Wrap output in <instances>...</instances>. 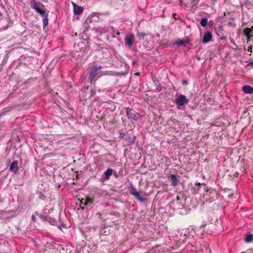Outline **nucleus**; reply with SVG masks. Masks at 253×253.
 <instances>
[{
  "label": "nucleus",
  "mask_w": 253,
  "mask_h": 253,
  "mask_svg": "<svg viewBox=\"0 0 253 253\" xmlns=\"http://www.w3.org/2000/svg\"><path fill=\"white\" fill-rule=\"evenodd\" d=\"M30 5L31 8L43 17L42 19L43 27L47 26L48 23L49 11L46 9L45 6L39 1H36V0H31Z\"/></svg>",
  "instance_id": "f257e3e1"
},
{
  "label": "nucleus",
  "mask_w": 253,
  "mask_h": 253,
  "mask_svg": "<svg viewBox=\"0 0 253 253\" xmlns=\"http://www.w3.org/2000/svg\"><path fill=\"white\" fill-rule=\"evenodd\" d=\"M102 68L101 66L98 65H93L89 68L87 73L88 83L94 84L99 78L106 75L105 73L101 71Z\"/></svg>",
  "instance_id": "f03ea898"
},
{
  "label": "nucleus",
  "mask_w": 253,
  "mask_h": 253,
  "mask_svg": "<svg viewBox=\"0 0 253 253\" xmlns=\"http://www.w3.org/2000/svg\"><path fill=\"white\" fill-rule=\"evenodd\" d=\"M128 190L129 194L134 196L135 199L139 202H144L147 201V199L142 197L140 195V193L137 192L136 189L132 185L128 187Z\"/></svg>",
  "instance_id": "7ed1b4c3"
},
{
  "label": "nucleus",
  "mask_w": 253,
  "mask_h": 253,
  "mask_svg": "<svg viewBox=\"0 0 253 253\" xmlns=\"http://www.w3.org/2000/svg\"><path fill=\"white\" fill-rule=\"evenodd\" d=\"M126 114L127 118L130 120L137 121L140 118V115L135 110L131 108H126Z\"/></svg>",
  "instance_id": "20e7f679"
},
{
  "label": "nucleus",
  "mask_w": 253,
  "mask_h": 253,
  "mask_svg": "<svg viewBox=\"0 0 253 253\" xmlns=\"http://www.w3.org/2000/svg\"><path fill=\"white\" fill-rule=\"evenodd\" d=\"M175 103L178 106H183L187 104L189 100L184 95L180 94L175 98Z\"/></svg>",
  "instance_id": "39448f33"
},
{
  "label": "nucleus",
  "mask_w": 253,
  "mask_h": 253,
  "mask_svg": "<svg viewBox=\"0 0 253 253\" xmlns=\"http://www.w3.org/2000/svg\"><path fill=\"white\" fill-rule=\"evenodd\" d=\"M134 41L135 37L133 34H130L126 36L125 38V44L129 47H131L132 46V44L134 42Z\"/></svg>",
  "instance_id": "423d86ee"
},
{
  "label": "nucleus",
  "mask_w": 253,
  "mask_h": 253,
  "mask_svg": "<svg viewBox=\"0 0 253 253\" xmlns=\"http://www.w3.org/2000/svg\"><path fill=\"white\" fill-rule=\"evenodd\" d=\"M9 170L13 172L14 174L17 173L19 170L18 162L17 161H14L11 163Z\"/></svg>",
  "instance_id": "0eeeda50"
},
{
  "label": "nucleus",
  "mask_w": 253,
  "mask_h": 253,
  "mask_svg": "<svg viewBox=\"0 0 253 253\" xmlns=\"http://www.w3.org/2000/svg\"><path fill=\"white\" fill-rule=\"evenodd\" d=\"M212 35L211 33L210 32H207L203 38L202 42L204 43H207L211 41L212 40Z\"/></svg>",
  "instance_id": "6e6552de"
},
{
  "label": "nucleus",
  "mask_w": 253,
  "mask_h": 253,
  "mask_svg": "<svg viewBox=\"0 0 253 253\" xmlns=\"http://www.w3.org/2000/svg\"><path fill=\"white\" fill-rule=\"evenodd\" d=\"M74 6V12L76 15H79L81 14L83 12V8L80 6L77 5L76 3L73 2Z\"/></svg>",
  "instance_id": "1a4fd4ad"
},
{
  "label": "nucleus",
  "mask_w": 253,
  "mask_h": 253,
  "mask_svg": "<svg viewBox=\"0 0 253 253\" xmlns=\"http://www.w3.org/2000/svg\"><path fill=\"white\" fill-rule=\"evenodd\" d=\"M242 90L246 94L253 93V87L250 85H245L242 87Z\"/></svg>",
  "instance_id": "9d476101"
},
{
  "label": "nucleus",
  "mask_w": 253,
  "mask_h": 253,
  "mask_svg": "<svg viewBox=\"0 0 253 253\" xmlns=\"http://www.w3.org/2000/svg\"><path fill=\"white\" fill-rule=\"evenodd\" d=\"M126 140V144L127 145H130L134 143L135 141V137H130V136H126L125 138Z\"/></svg>",
  "instance_id": "9b49d317"
},
{
  "label": "nucleus",
  "mask_w": 253,
  "mask_h": 253,
  "mask_svg": "<svg viewBox=\"0 0 253 253\" xmlns=\"http://www.w3.org/2000/svg\"><path fill=\"white\" fill-rule=\"evenodd\" d=\"M170 178V179L171 180V185L172 186H175L178 183V180H177L176 178V175L174 174H170V175L169 177Z\"/></svg>",
  "instance_id": "f8f14e48"
},
{
  "label": "nucleus",
  "mask_w": 253,
  "mask_h": 253,
  "mask_svg": "<svg viewBox=\"0 0 253 253\" xmlns=\"http://www.w3.org/2000/svg\"><path fill=\"white\" fill-rule=\"evenodd\" d=\"M189 41L187 39H178L176 42H175V44H177L178 46H182V45H186L188 42Z\"/></svg>",
  "instance_id": "ddd939ff"
},
{
  "label": "nucleus",
  "mask_w": 253,
  "mask_h": 253,
  "mask_svg": "<svg viewBox=\"0 0 253 253\" xmlns=\"http://www.w3.org/2000/svg\"><path fill=\"white\" fill-rule=\"evenodd\" d=\"M113 169H108L104 172V175L105 176V179L108 180L110 178V176L112 174Z\"/></svg>",
  "instance_id": "4468645a"
},
{
  "label": "nucleus",
  "mask_w": 253,
  "mask_h": 253,
  "mask_svg": "<svg viewBox=\"0 0 253 253\" xmlns=\"http://www.w3.org/2000/svg\"><path fill=\"white\" fill-rule=\"evenodd\" d=\"M84 199L82 200L83 201ZM93 199L90 198H86L84 200V202L82 201V203L85 206H87L88 205H91L93 203Z\"/></svg>",
  "instance_id": "2eb2a0df"
},
{
  "label": "nucleus",
  "mask_w": 253,
  "mask_h": 253,
  "mask_svg": "<svg viewBox=\"0 0 253 253\" xmlns=\"http://www.w3.org/2000/svg\"><path fill=\"white\" fill-rule=\"evenodd\" d=\"M46 220L47 222H48L51 225L55 226L57 224V221L54 218L51 217H48L46 218Z\"/></svg>",
  "instance_id": "dca6fc26"
},
{
  "label": "nucleus",
  "mask_w": 253,
  "mask_h": 253,
  "mask_svg": "<svg viewBox=\"0 0 253 253\" xmlns=\"http://www.w3.org/2000/svg\"><path fill=\"white\" fill-rule=\"evenodd\" d=\"M252 33V29L250 28H246L243 30V34L246 36H250L251 33Z\"/></svg>",
  "instance_id": "f3484780"
},
{
  "label": "nucleus",
  "mask_w": 253,
  "mask_h": 253,
  "mask_svg": "<svg viewBox=\"0 0 253 253\" xmlns=\"http://www.w3.org/2000/svg\"><path fill=\"white\" fill-rule=\"evenodd\" d=\"M200 23L203 27H206L208 24V19L207 18H202Z\"/></svg>",
  "instance_id": "a211bd4d"
},
{
  "label": "nucleus",
  "mask_w": 253,
  "mask_h": 253,
  "mask_svg": "<svg viewBox=\"0 0 253 253\" xmlns=\"http://www.w3.org/2000/svg\"><path fill=\"white\" fill-rule=\"evenodd\" d=\"M146 35V34L145 33L138 32L137 37L139 40H143Z\"/></svg>",
  "instance_id": "6ab92c4d"
},
{
  "label": "nucleus",
  "mask_w": 253,
  "mask_h": 253,
  "mask_svg": "<svg viewBox=\"0 0 253 253\" xmlns=\"http://www.w3.org/2000/svg\"><path fill=\"white\" fill-rule=\"evenodd\" d=\"M38 215V214L36 212H35V213L32 215V220L34 222H36L37 221L36 215Z\"/></svg>",
  "instance_id": "aec40b11"
},
{
  "label": "nucleus",
  "mask_w": 253,
  "mask_h": 253,
  "mask_svg": "<svg viewBox=\"0 0 253 253\" xmlns=\"http://www.w3.org/2000/svg\"><path fill=\"white\" fill-rule=\"evenodd\" d=\"M199 1L200 0H193L192 1L193 5H196L199 2Z\"/></svg>",
  "instance_id": "412c9836"
},
{
  "label": "nucleus",
  "mask_w": 253,
  "mask_h": 253,
  "mask_svg": "<svg viewBox=\"0 0 253 253\" xmlns=\"http://www.w3.org/2000/svg\"><path fill=\"white\" fill-rule=\"evenodd\" d=\"M182 84L183 85H186L187 84H188V82L186 80H183L182 81Z\"/></svg>",
  "instance_id": "4be33fe9"
},
{
  "label": "nucleus",
  "mask_w": 253,
  "mask_h": 253,
  "mask_svg": "<svg viewBox=\"0 0 253 253\" xmlns=\"http://www.w3.org/2000/svg\"><path fill=\"white\" fill-rule=\"evenodd\" d=\"M248 66H253V60H252V61H250V62L249 63V64H248Z\"/></svg>",
  "instance_id": "5701e85b"
},
{
  "label": "nucleus",
  "mask_w": 253,
  "mask_h": 253,
  "mask_svg": "<svg viewBox=\"0 0 253 253\" xmlns=\"http://www.w3.org/2000/svg\"><path fill=\"white\" fill-rule=\"evenodd\" d=\"M247 37V41H249L250 40V37H251V35L250 36H246Z\"/></svg>",
  "instance_id": "b1692460"
},
{
  "label": "nucleus",
  "mask_w": 253,
  "mask_h": 253,
  "mask_svg": "<svg viewBox=\"0 0 253 253\" xmlns=\"http://www.w3.org/2000/svg\"><path fill=\"white\" fill-rule=\"evenodd\" d=\"M125 135L124 134H122V133L121 134V137L123 138L124 139H125Z\"/></svg>",
  "instance_id": "393cba45"
},
{
  "label": "nucleus",
  "mask_w": 253,
  "mask_h": 253,
  "mask_svg": "<svg viewBox=\"0 0 253 253\" xmlns=\"http://www.w3.org/2000/svg\"><path fill=\"white\" fill-rule=\"evenodd\" d=\"M125 135L124 134H122V133L121 134V137L123 138L124 139H125Z\"/></svg>",
  "instance_id": "a878e982"
},
{
  "label": "nucleus",
  "mask_w": 253,
  "mask_h": 253,
  "mask_svg": "<svg viewBox=\"0 0 253 253\" xmlns=\"http://www.w3.org/2000/svg\"><path fill=\"white\" fill-rule=\"evenodd\" d=\"M8 27V26L6 25V26H4L2 27V28H3V29H7Z\"/></svg>",
  "instance_id": "bb28decb"
},
{
  "label": "nucleus",
  "mask_w": 253,
  "mask_h": 253,
  "mask_svg": "<svg viewBox=\"0 0 253 253\" xmlns=\"http://www.w3.org/2000/svg\"><path fill=\"white\" fill-rule=\"evenodd\" d=\"M196 184L199 186L198 188H199L201 185L200 183H196Z\"/></svg>",
  "instance_id": "cd10ccee"
},
{
  "label": "nucleus",
  "mask_w": 253,
  "mask_h": 253,
  "mask_svg": "<svg viewBox=\"0 0 253 253\" xmlns=\"http://www.w3.org/2000/svg\"><path fill=\"white\" fill-rule=\"evenodd\" d=\"M176 200H177V201L179 200H180V197H179V196H177V197H176Z\"/></svg>",
  "instance_id": "c85d7f7f"
},
{
  "label": "nucleus",
  "mask_w": 253,
  "mask_h": 253,
  "mask_svg": "<svg viewBox=\"0 0 253 253\" xmlns=\"http://www.w3.org/2000/svg\"><path fill=\"white\" fill-rule=\"evenodd\" d=\"M205 226V225H203L200 226V228H203Z\"/></svg>",
  "instance_id": "c756f323"
},
{
  "label": "nucleus",
  "mask_w": 253,
  "mask_h": 253,
  "mask_svg": "<svg viewBox=\"0 0 253 253\" xmlns=\"http://www.w3.org/2000/svg\"><path fill=\"white\" fill-rule=\"evenodd\" d=\"M157 90L158 91L160 92L161 91V89L158 88V87H157Z\"/></svg>",
  "instance_id": "7c9ffc66"
},
{
  "label": "nucleus",
  "mask_w": 253,
  "mask_h": 253,
  "mask_svg": "<svg viewBox=\"0 0 253 253\" xmlns=\"http://www.w3.org/2000/svg\"><path fill=\"white\" fill-rule=\"evenodd\" d=\"M117 34L119 35L120 34L119 32H117Z\"/></svg>",
  "instance_id": "2f4dec72"
},
{
  "label": "nucleus",
  "mask_w": 253,
  "mask_h": 253,
  "mask_svg": "<svg viewBox=\"0 0 253 253\" xmlns=\"http://www.w3.org/2000/svg\"><path fill=\"white\" fill-rule=\"evenodd\" d=\"M40 194L42 196H43V195L42 194V192H40Z\"/></svg>",
  "instance_id": "473e14b6"
},
{
  "label": "nucleus",
  "mask_w": 253,
  "mask_h": 253,
  "mask_svg": "<svg viewBox=\"0 0 253 253\" xmlns=\"http://www.w3.org/2000/svg\"><path fill=\"white\" fill-rule=\"evenodd\" d=\"M252 31L253 30V26H252L251 28Z\"/></svg>",
  "instance_id": "72a5a7b5"
},
{
  "label": "nucleus",
  "mask_w": 253,
  "mask_h": 253,
  "mask_svg": "<svg viewBox=\"0 0 253 253\" xmlns=\"http://www.w3.org/2000/svg\"><path fill=\"white\" fill-rule=\"evenodd\" d=\"M209 189H208L207 190H206V192H208L209 191Z\"/></svg>",
  "instance_id": "f704fd0d"
}]
</instances>
